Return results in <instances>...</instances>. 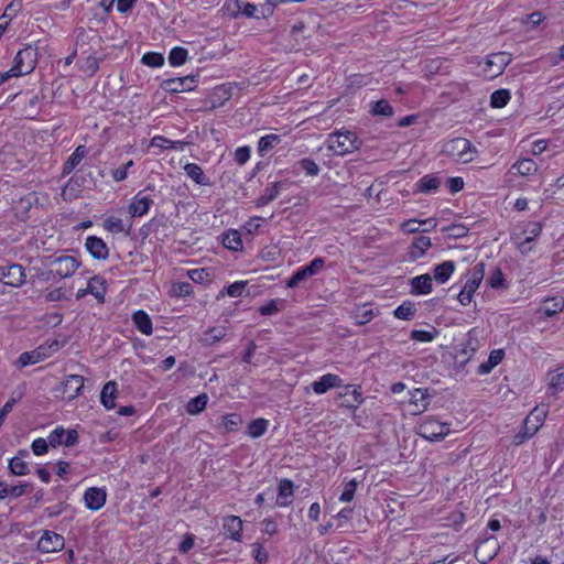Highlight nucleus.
Masks as SVG:
<instances>
[{"label":"nucleus","instance_id":"obj_1","mask_svg":"<svg viewBox=\"0 0 564 564\" xmlns=\"http://www.w3.org/2000/svg\"><path fill=\"white\" fill-rule=\"evenodd\" d=\"M326 144L334 154L345 155L358 150L361 141L352 131H335L328 134Z\"/></svg>","mask_w":564,"mask_h":564},{"label":"nucleus","instance_id":"obj_2","mask_svg":"<svg viewBox=\"0 0 564 564\" xmlns=\"http://www.w3.org/2000/svg\"><path fill=\"white\" fill-rule=\"evenodd\" d=\"M442 152L456 162L469 163L475 159L476 148L466 138H454L443 144Z\"/></svg>","mask_w":564,"mask_h":564},{"label":"nucleus","instance_id":"obj_3","mask_svg":"<svg viewBox=\"0 0 564 564\" xmlns=\"http://www.w3.org/2000/svg\"><path fill=\"white\" fill-rule=\"evenodd\" d=\"M545 411L535 408L524 420L521 430L513 436L512 443L521 445L525 440L532 437L542 426L545 419Z\"/></svg>","mask_w":564,"mask_h":564},{"label":"nucleus","instance_id":"obj_4","mask_svg":"<svg viewBox=\"0 0 564 564\" xmlns=\"http://www.w3.org/2000/svg\"><path fill=\"white\" fill-rule=\"evenodd\" d=\"M44 263L53 269L55 278L59 280L72 276L80 265V262L72 256H48Z\"/></svg>","mask_w":564,"mask_h":564},{"label":"nucleus","instance_id":"obj_5","mask_svg":"<svg viewBox=\"0 0 564 564\" xmlns=\"http://www.w3.org/2000/svg\"><path fill=\"white\" fill-rule=\"evenodd\" d=\"M484 276L485 263L479 262L473 268L469 279L466 281L465 285L457 295V300L462 305L466 306L471 302L473 295L479 288Z\"/></svg>","mask_w":564,"mask_h":564},{"label":"nucleus","instance_id":"obj_6","mask_svg":"<svg viewBox=\"0 0 564 564\" xmlns=\"http://www.w3.org/2000/svg\"><path fill=\"white\" fill-rule=\"evenodd\" d=\"M422 437L430 441H441L449 433V424L442 423L433 417H426L419 426Z\"/></svg>","mask_w":564,"mask_h":564},{"label":"nucleus","instance_id":"obj_7","mask_svg":"<svg viewBox=\"0 0 564 564\" xmlns=\"http://www.w3.org/2000/svg\"><path fill=\"white\" fill-rule=\"evenodd\" d=\"M36 55V51L31 46L20 50L14 57L12 74L19 76L30 74L35 67Z\"/></svg>","mask_w":564,"mask_h":564},{"label":"nucleus","instance_id":"obj_8","mask_svg":"<svg viewBox=\"0 0 564 564\" xmlns=\"http://www.w3.org/2000/svg\"><path fill=\"white\" fill-rule=\"evenodd\" d=\"M198 75L169 78L162 82L161 88L171 94L193 90L198 83Z\"/></svg>","mask_w":564,"mask_h":564},{"label":"nucleus","instance_id":"obj_9","mask_svg":"<svg viewBox=\"0 0 564 564\" xmlns=\"http://www.w3.org/2000/svg\"><path fill=\"white\" fill-rule=\"evenodd\" d=\"M511 57L506 52H498L487 56L485 61L484 73L490 78H495L502 74Z\"/></svg>","mask_w":564,"mask_h":564},{"label":"nucleus","instance_id":"obj_10","mask_svg":"<svg viewBox=\"0 0 564 564\" xmlns=\"http://www.w3.org/2000/svg\"><path fill=\"white\" fill-rule=\"evenodd\" d=\"M0 274L3 279V284L6 285L21 288L25 283V270L19 263L0 267Z\"/></svg>","mask_w":564,"mask_h":564},{"label":"nucleus","instance_id":"obj_11","mask_svg":"<svg viewBox=\"0 0 564 564\" xmlns=\"http://www.w3.org/2000/svg\"><path fill=\"white\" fill-rule=\"evenodd\" d=\"M65 546V539L53 531H44L37 542V549L43 553L58 552Z\"/></svg>","mask_w":564,"mask_h":564},{"label":"nucleus","instance_id":"obj_12","mask_svg":"<svg viewBox=\"0 0 564 564\" xmlns=\"http://www.w3.org/2000/svg\"><path fill=\"white\" fill-rule=\"evenodd\" d=\"M85 248L94 259L106 260L109 257V249L106 242L99 237H87Z\"/></svg>","mask_w":564,"mask_h":564},{"label":"nucleus","instance_id":"obj_13","mask_svg":"<svg viewBox=\"0 0 564 564\" xmlns=\"http://www.w3.org/2000/svg\"><path fill=\"white\" fill-rule=\"evenodd\" d=\"M47 348L45 346H39L37 348L31 350V351H24L22 352L17 364L20 368L26 367L29 365L37 364L48 357H51V351H46Z\"/></svg>","mask_w":564,"mask_h":564},{"label":"nucleus","instance_id":"obj_14","mask_svg":"<svg viewBox=\"0 0 564 564\" xmlns=\"http://www.w3.org/2000/svg\"><path fill=\"white\" fill-rule=\"evenodd\" d=\"M106 499L107 494L101 488L90 487L84 494L86 507L94 511L101 509L106 503Z\"/></svg>","mask_w":564,"mask_h":564},{"label":"nucleus","instance_id":"obj_15","mask_svg":"<svg viewBox=\"0 0 564 564\" xmlns=\"http://www.w3.org/2000/svg\"><path fill=\"white\" fill-rule=\"evenodd\" d=\"M84 388V377L79 375H69L63 382V394H66L67 400L77 398Z\"/></svg>","mask_w":564,"mask_h":564},{"label":"nucleus","instance_id":"obj_16","mask_svg":"<svg viewBox=\"0 0 564 564\" xmlns=\"http://www.w3.org/2000/svg\"><path fill=\"white\" fill-rule=\"evenodd\" d=\"M432 281V276L427 273L412 278L409 282L411 286L410 293L412 295L430 294L433 290Z\"/></svg>","mask_w":564,"mask_h":564},{"label":"nucleus","instance_id":"obj_17","mask_svg":"<svg viewBox=\"0 0 564 564\" xmlns=\"http://www.w3.org/2000/svg\"><path fill=\"white\" fill-rule=\"evenodd\" d=\"M341 383L343 380L337 375L326 373L312 383V389L316 394H324L329 389L340 387Z\"/></svg>","mask_w":564,"mask_h":564},{"label":"nucleus","instance_id":"obj_18","mask_svg":"<svg viewBox=\"0 0 564 564\" xmlns=\"http://www.w3.org/2000/svg\"><path fill=\"white\" fill-rule=\"evenodd\" d=\"M294 495V485L290 479H281L278 487L276 506L288 507L292 503V497Z\"/></svg>","mask_w":564,"mask_h":564},{"label":"nucleus","instance_id":"obj_19","mask_svg":"<svg viewBox=\"0 0 564 564\" xmlns=\"http://www.w3.org/2000/svg\"><path fill=\"white\" fill-rule=\"evenodd\" d=\"M152 204L153 200L150 197L142 196L141 193H139L133 197L129 205V213L132 217L143 216L149 212Z\"/></svg>","mask_w":564,"mask_h":564},{"label":"nucleus","instance_id":"obj_20","mask_svg":"<svg viewBox=\"0 0 564 564\" xmlns=\"http://www.w3.org/2000/svg\"><path fill=\"white\" fill-rule=\"evenodd\" d=\"M432 246L430 237L419 236L415 237L409 248V257L411 260H417L422 258L426 250Z\"/></svg>","mask_w":564,"mask_h":564},{"label":"nucleus","instance_id":"obj_21","mask_svg":"<svg viewBox=\"0 0 564 564\" xmlns=\"http://www.w3.org/2000/svg\"><path fill=\"white\" fill-rule=\"evenodd\" d=\"M223 528L234 541H240L242 536V520L237 516L224 518Z\"/></svg>","mask_w":564,"mask_h":564},{"label":"nucleus","instance_id":"obj_22","mask_svg":"<svg viewBox=\"0 0 564 564\" xmlns=\"http://www.w3.org/2000/svg\"><path fill=\"white\" fill-rule=\"evenodd\" d=\"M441 183V177L436 175H424L415 184L416 188L414 192L430 194L436 192L440 188Z\"/></svg>","mask_w":564,"mask_h":564},{"label":"nucleus","instance_id":"obj_23","mask_svg":"<svg viewBox=\"0 0 564 564\" xmlns=\"http://www.w3.org/2000/svg\"><path fill=\"white\" fill-rule=\"evenodd\" d=\"M106 280L100 275L93 276L87 284L86 291L94 295L99 303L105 302Z\"/></svg>","mask_w":564,"mask_h":564},{"label":"nucleus","instance_id":"obj_24","mask_svg":"<svg viewBox=\"0 0 564 564\" xmlns=\"http://www.w3.org/2000/svg\"><path fill=\"white\" fill-rule=\"evenodd\" d=\"M132 322L142 334L147 336L152 334V321L147 312L142 310L134 312L132 315Z\"/></svg>","mask_w":564,"mask_h":564},{"label":"nucleus","instance_id":"obj_25","mask_svg":"<svg viewBox=\"0 0 564 564\" xmlns=\"http://www.w3.org/2000/svg\"><path fill=\"white\" fill-rule=\"evenodd\" d=\"M284 187V183L276 182L271 186H268L264 192L257 198L256 206L263 207L268 205L270 202L274 200L280 194L281 189Z\"/></svg>","mask_w":564,"mask_h":564},{"label":"nucleus","instance_id":"obj_26","mask_svg":"<svg viewBox=\"0 0 564 564\" xmlns=\"http://www.w3.org/2000/svg\"><path fill=\"white\" fill-rule=\"evenodd\" d=\"M369 113L373 117L390 118L393 116L394 109L387 99H380L369 104Z\"/></svg>","mask_w":564,"mask_h":564},{"label":"nucleus","instance_id":"obj_27","mask_svg":"<svg viewBox=\"0 0 564 564\" xmlns=\"http://www.w3.org/2000/svg\"><path fill=\"white\" fill-rule=\"evenodd\" d=\"M86 147L78 145L65 162L63 166V174H70L76 169V166L82 162V160L86 156Z\"/></svg>","mask_w":564,"mask_h":564},{"label":"nucleus","instance_id":"obj_28","mask_svg":"<svg viewBox=\"0 0 564 564\" xmlns=\"http://www.w3.org/2000/svg\"><path fill=\"white\" fill-rule=\"evenodd\" d=\"M455 270V263L453 261H444L437 264L433 270V278L440 284L445 283Z\"/></svg>","mask_w":564,"mask_h":564},{"label":"nucleus","instance_id":"obj_29","mask_svg":"<svg viewBox=\"0 0 564 564\" xmlns=\"http://www.w3.org/2000/svg\"><path fill=\"white\" fill-rule=\"evenodd\" d=\"M116 393H117L116 382L109 381L102 387V390L100 393V401L106 409L111 410L115 408Z\"/></svg>","mask_w":564,"mask_h":564},{"label":"nucleus","instance_id":"obj_30","mask_svg":"<svg viewBox=\"0 0 564 564\" xmlns=\"http://www.w3.org/2000/svg\"><path fill=\"white\" fill-rule=\"evenodd\" d=\"M511 170H514L517 174L521 176L533 175L538 171V165L534 160L530 158H524L518 160L512 166Z\"/></svg>","mask_w":564,"mask_h":564},{"label":"nucleus","instance_id":"obj_31","mask_svg":"<svg viewBox=\"0 0 564 564\" xmlns=\"http://www.w3.org/2000/svg\"><path fill=\"white\" fill-rule=\"evenodd\" d=\"M184 170L188 177H191L198 185H209V178L205 176L203 169L196 163H187Z\"/></svg>","mask_w":564,"mask_h":564},{"label":"nucleus","instance_id":"obj_32","mask_svg":"<svg viewBox=\"0 0 564 564\" xmlns=\"http://www.w3.org/2000/svg\"><path fill=\"white\" fill-rule=\"evenodd\" d=\"M226 336V328L223 326L210 327L206 332H204L200 341L205 346H212L219 340L224 339Z\"/></svg>","mask_w":564,"mask_h":564},{"label":"nucleus","instance_id":"obj_33","mask_svg":"<svg viewBox=\"0 0 564 564\" xmlns=\"http://www.w3.org/2000/svg\"><path fill=\"white\" fill-rule=\"evenodd\" d=\"M281 142V137L278 134H267L261 137L258 142V153L260 156L267 155V153L275 148Z\"/></svg>","mask_w":564,"mask_h":564},{"label":"nucleus","instance_id":"obj_34","mask_svg":"<svg viewBox=\"0 0 564 564\" xmlns=\"http://www.w3.org/2000/svg\"><path fill=\"white\" fill-rule=\"evenodd\" d=\"M563 307H564V297L554 296V297L545 300L541 310L547 317H551V316H554L555 314L560 313L563 310Z\"/></svg>","mask_w":564,"mask_h":564},{"label":"nucleus","instance_id":"obj_35","mask_svg":"<svg viewBox=\"0 0 564 564\" xmlns=\"http://www.w3.org/2000/svg\"><path fill=\"white\" fill-rule=\"evenodd\" d=\"M223 245L234 251L242 249L241 236L238 230H229L223 236Z\"/></svg>","mask_w":564,"mask_h":564},{"label":"nucleus","instance_id":"obj_36","mask_svg":"<svg viewBox=\"0 0 564 564\" xmlns=\"http://www.w3.org/2000/svg\"><path fill=\"white\" fill-rule=\"evenodd\" d=\"M477 339L468 337L457 355V357H462L459 360L460 367H464L470 360L477 349Z\"/></svg>","mask_w":564,"mask_h":564},{"label":"nucleus","instance_id":"obj_37","mask_svg":"<svg viewBox=\"0 0 564 564\" xmlns=\"http://www.w3.org/2000/svg\"><path fill=\"white\" fill-rule=\"evenodd\" d=\"M208 402L207 394L203 393L191 399L186 404V411L188 414L196 415L205 410Z\"/></svg>","mask_w":564,"mask_h":564},{"label":"nucleus","instance_id":"obj_38","mask_svg":"<svg viewBox=\"0 0 564 564\" xmlns=\"http://www.w3.org/2000/svg\"><path fill=\"white\" fill-rule=\"evenodd\" d=\"M9 471L13 476H24L30 473V468L22 457L14 456L9 460Z\"/></svg>","mask_w":564,"mask_h":564},{"label":"nucleus","instance_id":"obj_39","mask_svg":"<svg viewBox=\"0 0 564 564\" xmlns=\"http://www.w3.org/2000/svg\"><path fill=\"white\" fill-rule=\"evenodd\" d=\"M269 422L265 419H256L248 425V434L252 438L262 436L268 430Z\"/></svg>","mask_w":564,"mask_h":564},{"label":"nucleus","instance_id":"obj_40","mask_svg":"<svg viewBox=\"0 0 564 564\" xmlns=\"http://www.w3.org/2000/svg\"><path fill=\"white\" fill-rule=\"evenodd\" d=\"M510 98L511 95L508 89L495 90L490 96V106L492 108H502L509 102Z\"/></svg>","mask_w":564,"mask_h":564},{"label":"nucleus","instance_id":"obj_41","mask_svg":"<svg viewBox=\"0 0 564 564\" xmlns=\"http://www.w3.org/2000/svg\"><path fill=\"white\" fill-rule=\"evenodd\" d=\"M188 57V51L184 47L176 46L169 54V62L172 66L183 65Z\"/></svg>","mask_w":564,"mask_h":564},{"label":"nucleus","instance_id":"obj_42","mask_svg":"<svg viewBox=\"0 0 564 564\" xmlns=\"http://www.w3.org/2000/svg\"><path fill=\"white\" fill-rule=\"evenodd\" d=\"M430 395L422 389H414L411 392L410 403L415 406H421L419 411H424L429 405Z\"/></svg>","mask_w":564,"mask_h":564},{"label":"nucleus","instance_id":"obj_43","mask_svg":"<svg viewBox=\"0 0 564 564\" xmlns=\"http://www.w3.org/2000/svg\"><path fill=\"white\" fill-rule=\"evenodd\" d=\"M416 312V308L411 302H403L394 311V316L400 319L410 321Z\"/></svg>","mask_w":564,"mask_h":564},{"label":"nucleus","instance_id":"obj_44","mask_svg":"<svg viewBox=\"0 0 564 564\" xmlns=\"http://www.w3.org/2000/svg\"><path fill=\"white\" fill-rule=\"evenodd\" d=\"M542 224L539 221H530L525 225L521 235L529 241H534L542 232Z\"/></svg>","mask_w":564,"mask_h":564},{"label":"nucleus","instance_id":"obj_45","mask_svg":"<svg viewBox=\"0 0 564 564\" xmlns=\"http://www.w3.org/2000/svg\"><path fill=\"white\" fill-rule=\"evenodd\" d=\"M242 423V417L238 413H230L223 416L221 425L226 432L237 431L238 426Z\"/></svg>","mask_w":564,"mask_h":564},{"label":"nucleus","instance_id":"obj_46","mask_svg":"<svg viewBox=\"0 0 564 564\" xmlns=\"http://www.w3.org/2000/svg\"><path fill=\"white\" fill-rule=\"evenodd\" d=\"M308 278H311V275L308 274L307 270L304 267H301L286 281L285 285L286 288L294 289Z\"/></svg>","mask_w":564,"mask_h":564},{"label":"nucleus","instance_id":"obj_47","mask_svg":"<svg viewBox=\"0 0 564 564\" xmlns=\"http://www.w3.org/2000/svg\"><path fill=\"white\" fill-rule=\"evenodd\" d=\"M23 393L21 391H13L11 393L10 399L6 402V404L0 409V425L3 423L4 417L11 412L13 405L22 398Z\"/></svg>","mask_w":564,"mask_h":564},{"label":"nucleus","instance_id":"obj_48","mask_svg":"<svg viewBox=\"0 0 564 564\" xmlns=\"http://www.w3.org/2000/svg\"><path fill=\"white\" fill-rule=\"evenodd\" d=\"M104 228L112 234L127 232L122 219L118 217H109L104 221Z\"/></svg>","mask_w":564,"mask_h":564},{"label":"nucleus","instance_id":"obj_49","mask_svg":"<svg viewBox=\"0 0 564 564\" xmlns=\"http://www.w3.org/2000/svg\"><path fill=\"white\" fill-rule=\"evenodd\" d=\"M141 62L149 67H160L164 64V56L161 53L148 52L142 56Z\"/></svg>","mask_w":564,"mask_h":564},{"label":"nucleus","instance_id":"obj_50","mask_svg":"<svg viewBox=\"0 0 564 564\" xmlns=\"http://www.w3.org/2000/svg\"><path fill=\"white\" fill-rule=\"evenodd\" d=\"M281 3L279 0H267L264 3L258 8V12L256 14L257 19H265L273 14L274 8Z\"/></svg>","mask_w":564,"mask_h":564},{"label":"nucleus","instance_id":"obj_51","mask_svg":"<svg viewBox=\"0 0 564 564\" xmlns=\"http://www.w3.org/2000/svg\"><path fill=\"white\" fill-rule=\"evenodd\" d=\"M34 270V274L31 275V281L32 282H50L52 281L53 279H55V274L53 272V269L51 268L50 270H44V269H41V268H33Z\"/></svg>","mask_w":564,"mask_h":564},{"label":"nucleus","instance_id":"obj_52","mask_svg":"<svg viewBox=\"0 0 564 564\" xmlns=\"http://www.w3.org/2000/svg\"><path fill=\"white\" fill-rule=\"evenodd\" d=\"M488 284L492 289L505 288V276L500 268H495L490 273L488 280Z\"/></svg>","mask_w":564,"mask_h":564},{"label":"nucleus","instance_id":"obj_53","mask_svg":"<svg viewBox=\"0 0 564 564\" xmlns=\"http://www.w3.org/2000/svg\"><path fill=\"white\" fill-rule=\"evenodd\" d=\"M436 334L437 332L435 329L434 332L413 329L410 334V338L416 341L429 343L435 338Z\"/></svg>","mask_w":564,"mask_h":564},{"label":"nucleus","instance_id":"obj_54","mask_svg":"<svg viewBox=\"0 0 564 564\" xmlns=\"http://www.w3.org/2000/svg\"><path fill=\"white\" fill-rule=\"evenodd\" d=\"M299 165L310 176H315L319 173V166L308 158L300 160Z\"/></svg>","mask_w":564,"mask_h":564},{"label":"nucleus","instance_id":"obj_55","mask_svg":"<svg viewBox=\"0 0 564 564\" xmlns=\"http://www.w3.org/2000/svg\"><path fill=\"white\" fill-rule=\"evenodd\" d=\"M236 6L238 10L247 18H256L258 8L254 4L249 3L245 0H236Z\"/></svg>","mask_w":564,"mask_h":564},{"label":"nucleus","instance_id":"obj_56","mask_svg":"<svg viewBox=\"0 0 564 564\" xmlns=\"http://www.w3.org/2000/svg\"><path fill=\"white\" fill-rule=\"evenodd\" d=\"M357 486H358V482L355 479L348 481L344 487V490L339 497V500L343 502L351 501L354 499Z\"/></svg>","mask_w":564,"mask_h":564},{"label":"nucleus","instance_id":"obj_57","mask_svg":"<svg viewBox=\"0 0 564 564\" xmlns=\"http://www.w3.org/2000/svg\"><path fill=\"white\" fill-rule=\"evenodd\" d=\"M64 435H65V430L62 426H58L50 433V435L47 437V443L52 447H56V446L63 444Z\"/></svg>","mask_w":564,"mask_h":564},{"label":"nucleus","instance_id":"obj_58","mask_svg":"<svg viewBox=\"0 0 564 564\" xmlns=\"http://www.w3.org/2000/svg\"><path fill=\"white\" fill-rule=\"evenodd\" d=\"M281 303H282V300H279V299L271 300L265 305H262L259 308V312L263 316L273 315V314H275V313H278L280 311L279 304H281Z\"/></svg>","mask_w":564,"mask_h":564},{"label":"nucleus","instance_id":"obj_59","mask_svg":"<svg viewBox=\"0 0 564 564\" xmlns=\"http://www.w3.org/2000/svg\"><path fill=\"white\" fill-rule=\"evenodd\" d=\"M324 258H315L307 265H304L311 276L318 274L324 269Z\"/></svg>","mask_w":564,"mask_h":564},{"label":"nucleus","instance_id":"obj_60","mask_svg":"<svg viewBox=\"0 0 564 564\" xmlns=\"http://www.w3.org/2000/svg\"><path fill=\"white\" fill-rule=\"evenodd\" d=\"M512 239L514 240V242L517 243V248L518 250L522 253V254H528L529 252L532 251V246H531V241H529L528 239L523 238L521 239V235L520 234H514V236L512 237Z\"/></svg>","mask_w":564,"mask_h":564},{"label":"nucleus","instance_id":"obj_61","mask_svg":"<svg viewBox=\"0 0 564 564\" xmlns=\"http://www.w3.org/2000/svg\"><path fill=\"white\" fill-rule=\"evenodd\" d=\"M188 276L196 283H203L209 280V272L206 269H194L188 272Z\"/></svg>","mask_w":564,"mask_h":564},{"label":"nucleus","instance_id":"obj_62","mask_svg":"<svg viewBox=\"0 0 564 564\" xmlns=\"http://www.w3.org/2000/svg\"><path fill=\"white\" fill-rule=\"evenodd\" d=\"M246 286H247V282L237 281L227 288V294L231 297H239L242 295Z\"/></svg>","mask_w":564,"mask_h":564},{"label":"nucleus","instance_id":"obj_63","mask_svg":"<svg viewBox=\"0 0 564 564\" xmlns=\"http://www.w3.org/2000/svg\"><path fill=\"white\" fill-rule=\"evenodd\" d=\"M30 490H32V486L30 484H28V482L19 484V485L9 487V496H11L13 498H19V497L23 496L24 494L29 492Z\"/></svg>","mask_w":564,"mask_h":564},{"label":"nucleus","instance_id":"obj_64","mask_svg":"<svg viewBox=\"0 0 564 564\" xmlns=\"http://www.w3.org/2000/svg\"><path fill=\"white\" fill-rule=\"evenodd\" d=\"M375 316V313L371 308L364 307L356 315V321L358 325H365L369 323Z\"/></svg>","mask_w":564,"mask_h":564}]
</instances>
